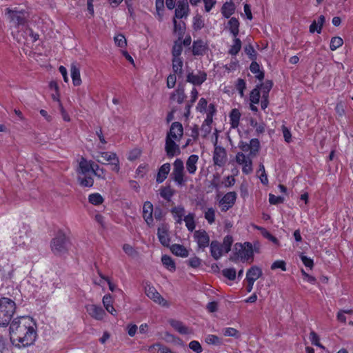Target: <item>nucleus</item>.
Returning a JSON list of instances; mask_svg holds the SVG:
<instances>
[{
  "label": "nucleus",
  "instance_id": "nucleus-1",
  "mask_svg": "<svg viewBox=\"0 0 353 353\" xmlns=\"http://www.w3.org/2000/svg\"><path fill=\"white\" fill-rule=\"evenodd\" d=\"M36 323L29 316L14 319L10 325V339L13 345L26 347L32 345L37 336Z\"/></svg>",
  "mask_w": 353,
  "mask_h": 353
},
{
  "label": "nucleus",
  "instance_id": "nucleus-2",
  "mask_svg": "<svg viewBox=\"0 0 353 353\" xmlns=\"http://www.w3.org/2000/svg\"><path fill=\"white\" fill-rule=\"evenodd\" d=\"M69 245L67 236L63 232H59L51 241L52 251L57 255L63 254L68 251Z\"/></svg>",
  "mask_w": 353,
  "mask_h": 353
},
{
  "label": "nucleus",
  "instance_id": "nucleus-3",
  "mask_svg": "<svg viewBox=\"0 0 353 353\" xmlns=\"http://www.w3.org/2000/svg\"><path fill=\"white\" fill-rule=\"evenodd\" d=\"M6 14L8 15L10 22L15 26H24L26 23L27 13L23 10H18L17 8H7Z\"/></svg>",
  "mask_w": 353,
  "mask_h": 353
},
{
  "label": "nucleus",
  "instance_id": "nucleus-4",
  "mask_svg": "<svg viewBox=\"0 0 353 353\" xmlns=\"http://www.w3.org/2000/svg\"><path fill=\"white\" fill-rule=\"evenodd\" d=\"M234 250L235 254L243 261L253 258V248L251 243L247 242L244 245L236 243Z\"/></svg>",
  "mask_w": 353,
  "mask_h": 353
},
{
  "label": "nucleus",
  "instance_id": "nucleus-5",
  "mask_svg": "<svg viewBox=\"0 0 353 353\" xmlns=\"http://www.w3.org/2000/svg\"><path fill=\"white\" fill-rule=\"evenodd\" d=\"M173 171L172 172V179L179 185H183L185 184L184 179V165L183 162L180 159H176L173 163Z\"/></svg>",
  "mask_w": 353,
  "mask_h": 353
},
{
  "label": "nucleus",
  "instance_id": "nucleus-6",
  "mask_svg": "<svg viewBox=\"0 0 353 353\" xmlns=\"http://www.w3.org/2000/svg\"><path fill=\"white\" fill-rule=\"evenodd\" d=\"M227 152L224 148L217 145V141L214 143L212 160L214 165L219 168L223 167L227 162Z\"/></svg>",
  "mask_w": 353,
  "mask_h": 353
},
{
  "label": "nucleus",
  "instance_id": "nucleus-7",
  "mask_svg": "<svg viewBox=\"0 0 353 353\" xmlns=\"http://www.w3.org/2000/svg\"><path fill=\"white\" fill-rule=\"evenodd\" d=\"M255 156H247L243 152H237L236 154V161L238 164L242 165V172L248 174L253 170L252 159Z\"/></svg>",
  "mask_w": 353,
  "mask_h": 353
},
{
  "label": "nucleus",
  "instance_id": "nucleus-8",
  "mask_svg": "<svg viewBox=\"0 0 353 353\" xmlns=\"http://www.w3.org/2000/svg\"><path fill=\"white\" fill-rule=\"evenodd\" d=\"M30 227L27 225L23 224L21 227L18 229L17 232H14L13 236V241L15 245L18 246L26 245L28 241Z\"/></svg>",
  "mask_w": 353,
  "mask_h": 353
},
{
  "label": "nucleus",
  "instance_id": "nucleus-9",
  "mask_svg": "<svg viewBox=\"0 0 353 353\" xmlns=\"http://www.w3.org/2000/svg\"><path fill=\"white\" fill-rule=\"evenodd\" d=\"M239 148L243 153L249 152L247 156H256L260 148V143L257 139H252L250 143L241 141L239 143Z\"/></svg>",
  "mask_w": 353,
  "mask_h": 353
},
{
  "label": "nucleus",
  "instance_id": "nucleus-10",
  "mask_svg": "<svg viewBox=\"0 0 353 353\" xmlns=\"http://www.w3.org/2000/svg\"><path fill=\"white\" fill-rule=\"evenodd\" d=\"M145 292L148 297L153 300L154 302L158 303L161 306L166 305V301L161 296V294L157 291L155 288L152 286L150 283H145Z\"/></svg>",
  "mask_w": 353,
  "mask_h": 353
},
{
  "label": "nucleus",
  "instance_id": "nucleus-11",
  "mask_svg": "<svg viewBox=\"0 0 353 353\" xmlns=\"http://www.w3.org/2000/svg\"><path fill=\"white\" fill-rule=\"evenodd\" d=\"M194 239L200 249L204 250L210 244V236L205 230H199L194 232Z\"/></svg>",
  "mask_w": 353,
  "mask_h": 353
},
{
  "label": "nucleus",
  "instance_id": "nucleus-12",
  "mask_svg": "<svg viewBox=\"0 0 353 353\" xmlns=\"http://www.w3.org/2000/svg\"><path fill=\"white\" fill-rule=\"evenodd\" d=\"M183 125L179 122H174L172 123L170 131L168 132L166 139H171V140H175L179 141L183 137Z\"/></svg>",
  "mask_w": 353,
  "mask_h": 353
},
{
  "label": "nucleus",
  "instance_id": "nucleus-13",
  "mask_svg": "<svg viewBox=\"0 0 353 353\" xmlns=\"http://www.w3.org/2000/svg\"><path fill=\"white\" fill-rule=\"evenodd\" d=\"M190 12V8L187 0H178L176 8L174 12L175 19H186Z\"/></svg>",
  "mask_w": 353,
  "mask_h": 353
},
{
  "label": "nucleus",
  "instance_id": "nucleus-14",
  "mask_svg": "<svg viewBox=\"0 0 353 353\" xmlns=\"http://www.w3.org/2000/svg\"><path fill=\"white\" fill-rule=\"evenodd\" d=\"M236 199V194L234 192H230L225 194L219 201L221 210L223 212H226L231 208L234 205Z\"/></svg>",
  "mask_w": 353,
  "mask_h": 353
},
{
  "label": "nucleus",
  "instance_id": "nucleus-15",
  "mask_svg": "<svg viewBox=\"0 0 353 353\" xmlns=\"http://www.w3.org/2000/svg\"><path fill=\"white\" fill-rule=\"evenodd\" d=\"M165 150L168 157H173L181 153V150L175 140L171 139H165Z\"/></svg>",
  "mask_w": 353,
  "mask_h": 353
},
{
  "label": "nucleus",
  "instance_id": "nucleus-16",
  "mask_svg": "<svg viewBox=\"0 0 353 353\" xmlns=\"http://www.w3.org/2000/svg\"><path fill=\"white\" fill-rule=\"evenodd\" d=\"M207 78V74L204 72L199 71L197 74L190 72L187 75L186 81L194 85H201Z\"/></svg>",
  "mask_w": 353,
  "mask_h": 353
},
{
  "label": "nucleus",
  "instance_id": "nucleus-17",
  "mask_svg": "<svg viewBox=\"0 0 353 353\" xmlns=\"http://www.w3.org/2000/svg\"><path fill=\"white\" fill-rule=\"evenodd\" d=\"M208 44L201 39H197L192 44V54L195 56H202L208 50Z\"/></svg>",
  "mask_w": 353,
  "mask_h": 353
},
{
  "label": "nucleus",
  "instance_id": "nucleus-18",
  "mask_svg": "<svg viewBox=\"0 0 353 353\" xmlns=\"http://www.w3.org/2000/svg\"><path fill=\"white\" fill-rule=\"evenodd\" d=\"M210 248L211 256L214 260H219L225 252L221 243L218 241H212L210 243Z\"/></svg>",
  "mask_w": 353,
  "mask_h": 353
},
{
  "label": "nucleus",
  "instance_id": "nucleus-19",
  "mask_svg": "<svg viewBox=\"0 0 353 353\" xmlns=\"http://www.w3.org/2000/svg\"><path fill=\"white\" fill-rule=\"evenodd\" d=\"M153 205L150 201H145L143 206V217L148 225L153 223Z\"/></svg>",
  "mask_w": 353,
  "mask_h": 353
},
{
  "label": "nucleus",
  "instance_id": "nucleus-20",
  "mask_svg": "<svg viewBox=\"0 0 353 353\" xmlns=\"http://www.w3.org/2000/svg\"><path fill=\"white\" fill-rule=\"evenodd\" d=\"M157 236L163 246L168 247L170 245V239L166 226L162 225L158 228Z\"/></svg>",
  "mask_w": 353,
  "mask_h": 353
},
{
  "label": "nucleus",
  "instance_id": "nucleus-21",
  "mask_svg": "<svg viewBox=\"0 0 353 353\" xmlns=\"http://www.w3.org/2000/svg\"><path fill=\"white\" fill-rule=\"evenodd\" d=\"M170 170V165L168 163H164L159 169V172L157 175L156 181L158 183H161L165 181L167 178Z\"/></svg>",
  "mask_w": 353,
  "mask_h": 353
},
{
  "label": "nucleus",
  "instance_id": "nucleus-22",
  "mask_svg": "<svg viewBox=\"0 0 353 353\" xmlns=\"http://www.w3.org/2000/svg\"><path fill=\"white\" fill-rule=\"evenodd\" d=\"M171 213L176 223L181 224L183 217L185 216V210L182 205H178L171 209Z\"/></svg>",
  "mask_w": 353,
  "mask_h": 353
},
{
  "label": "nucleus",
  "instance_id": "nucleus-23",
  "mask_svg": "<svg viewBox=\"0 0 353 353\" xmlns=\"http://www.w3.org/2000/svg\"><path fill=\"white\" fill-rule=\"evenodd\" d=\"M262 275V270L257 266H252L246 273V280L255 282Z\"/></svg>",
  "mask_w": 353,
  "mask_h": 353
},
{
  "label": "nucleus",
  "instance_id": "nucleus-24",
  "mask_svg": "<svg viewBox=\"0 0 353 353\" xmlns=\"http://www.w3.org/2000/svg\"><path fill=\"white\" fill-rule=\"evenodd\" d=\"M93 161H88L84 158H81L77 172L83 175L87 174L90 171L92 172Z\"/></svg>",
  "mask_w": 353,
  "mask_h": 353
},
{
  "label": "nucleus",
  "instance_id": "nucleus-25",
  "mask_svg": "<svg viewBox=\"0 0 353 353\" xmlns=\"http://www.w3.org/2000/svg\"><path fill=\"white\" fill-rule=\"evenodd\" d=\"M199 160L198 155L192 154L190 155L186 161V168L188 172L190 174H194L197 169L196 163Z\"/></svg>",
  "mask_w": 353,
  "mask_h": 353
},
{
  "label": "nucleus",
  "instance_id": "nucleus-26",
  "mask_svg": "<svg viewBox=\"0 0 353 353\" xmlns=\"http://www.w3.org/2000/svg\"><path fill=\"white\" fill-rule=\"evenodd\" d=\"M168 323L176 331L180 334H187L189 333L188 328L185 326L181 321L170 319L168 320Z\"/></svg>",
  "mask_w": 353,
  "mask_h": 353
},
{
  "label": "nucleus",
  "instance_id": "nucleus-27",
  "mask_svg": "<svg viewBox=\"0 0 353 353\" xmlns=\"http://www.w3.org/2000/svg\"><path fill=\"white\" fill-rule=\"evenodd\" d=\"M70 72L74 85H79L81 83L80 70L77 65L74 63L71 64Z\"/></svg>",
  "mask_w": 353,
  "mask_h": 353
},
{
  "label": "nucleus",
  "instance_id": "nucleus-28",
  "mask_svg": "<svg viewBox=\"0 0 353 353\" xmlns=\"http://www.w3.org/2000/svg\"><path fill=\"white\" fill-rule=\"evenodd\" d=\"M174 32L178 36V39L182 40L185 32V24L184 22H177L173 19Z\"/></svg>",
  "mask_w": 353,
  "mask_h": 353
},
{
  "label": "nucleus",
  "instance_id": "nucleus-29",
  "mask_svg": "<svg viewBox=\"0 0 353 353\" xmlns=\"http://www.w3.org/2000/svg\"><path fill=\"white\" fill-rule=\"evenodd\" d=\"M14 310H0V325H8L13 316Z\"/></svg>",
  "mask_w": 353,
  "mask_h": 353
},
{
  "label": "nucleus",
  "instance_id": "nucleus-30",
  "mask_svg": "<svg viewBox=\"0 0 353 353\" xmlns=\"http://www.w3.org/2000/svg\"><path fill=\"white\" fill-rule=\"evenodd\" d=\"M241 116V112L238 109L235 108L232 110L229 115L231 128H238Z\"/></svg>",
  "mask_w": 353,
  "mask_h": 353
},
{
  "label": "nucleus",
  "instance_id": "nucleus-31",
  "mask_svg": "<svg viewBox=\"0 0 353 353\" xmlns=\"http://www.w3.org/2000/svg\"><path fill=\"white\" fill-rule=\"evenodd\" d=\"M227 27L234 37H236L239 32V22L238 19L235 17H232L228 21Z\"/></svg>",
  "mask_w": 353,
  "mask_h": 353
},
{
  "label": "nucleus",
  "instance_id": "nucleus-32",
  "mask_svg": "<svg viewBox=\"0 0 353 353\" xmlns=\"http://www.w3.org/2000/svg\"><path fill=\"white\" fill-rule=\"evenodd\" d=\"M170 250L174 254L181 257H187L189 254L188 250L184 246L179 244L172 245Z\"/></svg>",
  "mask_w": 353,
  "mask_h": 353
},
{
  "label": "nucleus",
  "instance_id": "nucleus-33",
  "mask_svg": "<svg viewBox=\"0 0 353 353\" xmlns=\"http://www.w3.org/2000/svg\"><path fill=\"white\" fill-rule=\"evenodd\" d=\"M101 157L104 161L110 162L111 163L113 161H117L118 157L114 152H101L97 156V161L99 163H103L99 158Z\"/></svg>",
  "mask_w": 353,
  "mask_h": 353
},
{
  "label": "nucleus",
  "instance_id": "nucleus-34",
  "mask_svg": "<svg viewBox=\"0 0 353 353\" xmlns=\"http://www.w3.org/2000/svg\"><path fill=\"white\" fill-rule=\"evenodd\" d=\"M156 12L154 14L159 21H161L163 17V11L165 10L164 0H155Z\"/></svg>",
  "mask_w": 353,
  "mask_h": 353
},
{
  "label": "nucleus",
  "instance_id": "nucleus-35",
  "mask_svg": "<svg viewBox=\"0 0 353 353\" xmlns=\"http://www.w3.org/2000/svg\"><path fill=\"white\" fill-rule=\"evenodd\" d=\"M149 350L153 353H174L169 347L160 343L151 345Z\"/></svg>",
  "mask_w": 353,
  "mask_h": 353
},
{
  "label": "nucleus",
  "instance_id": "nucleus-36",
  "mask_svg": "<svg viewBox=\"0 0 353 353\" xmlns=\"http://www.w3.org/2000/svg\"><path fill=\"white\" fill-rule=\"evenodd\" d=\"M234 10L235 6L232 1L226 2L222 7L221 12L225 17L229 18L234 12Z\"/></svg>",
  "mask_w": 353,
  "mask_h": 353
},
{
  "label": "nucleus",
  "instance_id": "nucleus-37",
  "mask_svg": "<svg viewBox=\"0 0 353 353\" xmlns=\"http://www.w3.org/2000/svg\"><path fill=\"white\" fill-rule=\"evenodd\" d=\"M183 51L182 40L177 39L172 47V58H181L180 56Z\"/></svg>",
  "mask_w": 353,
  "mask_h": 353
},
{
  "label": "nucleus",
  "instance_id": "nucleus-38",
  "mask_svg": "<svg viewBox=\"0 0 353 353\" xmlns=\"http://www.w3.org/2000/svg\"><path fill=\"white\" fill-rule=\"evenodd\" d=\"M160 195L165 200L170 201L174 194V191L170 186L162 187L160 190Z\"/></svg>",
  "mask_w": 353,
  "mask_h": 353
},
{
  "label": "nucleus",
  "instance_id": "nucleus-39",
  "mask_svg": "<svg viewBox=\"0 0 353 353\" xmlns=\"http://www.w3.org/2000/svg\"><path fill=\"white\" fill-rule=\"evenodd\" d=\"M185 223V226L188 230L192 232L195 228L194 214L193 213H189L185 216L183 220Z\"/></svg>",
  "mask_w": 353,
  "mask_h": 353
},
{
  "label": "nucleus",
  "instance_id": "nucleus-40",
  "mask_svg": "<svg viewBox=\"0 0 353 353\" xmlns=\"http://www.w3.org/2000/svg\"><path fill=\"white\" fill-rule=\"evenodd\" d=\"M171 99L176 100L178 103H182L185 99L186 98V95L185 94L184 90L183 88H178L172 95Z\"/></svg>",
  "mask_w": 353,
  "mask_h": 353
},
{
  "label": "nucleus",
  "instance_id": "nucleus-41",
  "mask_svg": "<svg viewBox=\"0 0 353 353\" xmlns=\"http://www.w3.org/2000/svg\"><path fill=\"white\" fill-rule=\"evenodd\" d=\"M77 179L80 185L83 187L90 188L94 184L93 178L90 176H87L86 174L83 176H79Z\"/></svg>",
  "mask_w": 353,
  "mask_h": 353
},
{
  "label": "nucleus",
  "instance_id": "nucleus-42",
  "mask_svg": "<svg viewBox=\"0 0 353 353\" xmlns=\"http://www.w3.org/2000/svg\"><path fill=\"white\" fill-rule=\"evenodd\" d=\"M198 91L196 88H193L191 91V99L188 101V104L185 105V115L188 116L190 114V108L193 105L194 103L196 101L198 97Z\"/></svg>",
  "mask_w": 353,
  "mask_h": 353
},
{
  "label": "nucleus",
  "instance_id": "nucleus-43",
  "mask_svg": "<svg viewBox=\"0 0 353 353\" xmlns=\"http://www.w3.org/2000/svg\"><path fill=\"white\" fill-rule=\"evenodd\" d=\"M161 261L163 265L170 271H174L176 269L175 263L172 258L168 255H163L161 257Z\"/></svg>",
  "mask_w": 353,
  "mask_h": 353
},
{
  "label": "nucleus",
  "instance_id": "nucleus-44",
  "mask_svg": "<svg viewBox=\"0 0 353 353\" xmlns=\"http://www.w3.org/2000/svg\"><path fill=\"white\" fill-rule=\"evenodd\" d=\"M89 315L98 321H105L107 316L105 310H88Z\"/></svg>",
  "mask_w": 353,
  "mask_h": 353
},
{
  "label": "nucleus",
  "instance_id": "nucleus-45",
  "mask_svg": "<svg viewBox=\"0 0 353 353\" xmlns=\"http://www.w3.org/2000/svg\"><path fill=\"white\" fill-rule=\"evenodd\" d=\"M183 61L181 58H172V69L175 74H182Z\"/></svg>",
  "mask_w": 353,
  "mask_h": 353
},
{
  "label": "nucleus",
  "instance_id": "nucleus-46",
  "mask_svg": "<svg viewBox=\"0 0 353 353\" xmlns=\"http://www.w3.org/2000/svg\"><path fill=\"white\" fill-rule=\"evenodd\" d=\"M92 172L98 178L104 179H105V170L100 168L99 165L93 163Z\"/></svg>",
  "mask_w": 353,
  "mask_h": 353
},
{
  "label": "nucleus",
  "instance_id": "nucleus-47",
  "mask_svg": "<svg viewBox=\"0 0 353 353\" xmlns=\"http://www.w3.org/2000/svg\"><path fill=\"white\" fill-rule=\"evenodd\" d=\"M260 99V88L257 85L254 88L250 94V100L252 103L258 104Z\"/></svg>",
  "mask_w": 353,
  "mask_h": 353
},
{
  "label": "nucleus",
  "instance_id": "nucleus-48",
  "mask_svg": "<svg viewBox=\"0 0 353 353\" xmlns=\"http://www.w3.org/2000/svg\"><path fill=\"white\" fill-rule=\"evenodd\" d=\"M241 48V41L239 39L234 37L233 45L229 50V53L232 55H236Z\"/></svg>",
  "mask_w": 353,
  "mask_h": 353
},
{
  "label": "nucleus",
  "instance_id": "nucleus-49",
  "mask_svg": "<svg viewBox=\"0 0 353 353\" xmlns=\"http://www.w3.org/2000/svg\"><path fill=\"white\" fill-rule=\"evenodd\" d=\"M272 82L270 81H266L264 83L261 84L259 88L261 90L263 94V98H268V94L272 88Z\"/></svg>",
  "mask_w": 353,
  "mask_h": 353
},
{
  "label": "nucleus",
  "instance_id": "nucleus-50",
  "mask_svg": "<svg viewBox=\"0 0 353 353\" xmlns=\"http://www.w3.org/2000/svg\"><path fill=\"white\" fill-rule=\"evenodd\" d=\"M343 44V41L340 37H334L331 39L330 48L331 50H336Z\"/></svg>",
  "mask_w": 353,
  "mask_h": 353
},
{
  "label": "nucleus",
  "instance_id": "nucleus-51",
  "mask_svg": "<svg viewBox=\"0 0 353 353\" xmlns=\"http://www.w3.org/2000/svg\"><path fill=\"white\" fill-rule=\"evenodd\" d=\"M233 243V238L231 235H226L221 245L224 250L225 253H228L231 250V246Z\"/></svg>",
  "mask_w": 353,
  "mask_h": 353
},
{
  "label": "nucleus",
  "instance_id": "nucleus-52",
  "mask_svg": "<svg viewBox=\"0 0 353 353\" xmlns=\"http://www.w3.org/2000/svg\"><path fill=\"white\" fill-rule=\"evenodd\" d=\"M15 303L12 299L6 297L0 298V307L15 308Z\"/></svg>",
  "mask_w": 353,
  "mask_h": 353
},
{
  "label": "nucleus",
  "instance_id": "nucleus-53",
  "mask_svg": "<svg viewBox=\"0 0 353 353\" xmlns=\"http://www.w3.org/2000/svg\"><path fill=\"white\" fill-rule=\"evenodd\" d=\"M89 202L93 205L101 204L103 201L102 196L99 193H94L89 195Z\"/></svg>",
  "mask_w": 353,
  "mask_h": 353
},
{
  "label": "nucleus",
  "instance_id": "nucleus-54",
  "mask_svg": "<svg viewBox=\"0 0 353 353\" xmlns=\"http://www.w3.org/2000/svg\"><path fill=\"white\" fill-rule=\"evenodd\" d=\"M205 219L210 224H212L215 221V210L213 208H209L205 212Z\"/></svg>",
  "mask_w": 353,
  "mask_h": 353
},
{
  "label": "nucleus",
  "instance_id": "nucleus-55",
  "mask_svg": "<svg viewBox=\"0 0 353 353\" xmlns=\"http://www.w3.org/2000/svg\"><path fill=\"white\" fill-rule=\"evenodd\" d=\"M223 275L229 280L234 281L236 276V270L234 268H226L222 270Z\"/></svg>",
  "mask_w": 353,
  "mask_h": 353
},
{
  "label": "nucleus",
  "instance_id": "nucleus-56",
  "mask_svg": "<svg viewBox=\"0 0 353 353\" xmlns=\"http://www.w3.org/2000/svg\"><path fill=\"white\" fill-rule=\"evenodd\" d=\"M223 334L227 336H232L235 339H239L240 337V334L239 331L233 327H227L223 330Z\"/></svg>",
  "mask_w": 353,
  "mask_h": 353
},
{
  "label": "nucleus",
  "instance_id": "nucleus-57",
  "mask_svg": "<svg viewBox=\"0 0 353 353\" xmlns=\"http://www.w3.org/2000/svg\"><path fill=\"white\" fill-rule=\"evenodd\" d=\"M115 44L121 48H123L127 45L126 39L124 37V35L121 34H119L116 35L114 38Z\"/></svg>",
  "mask_w": 353,
  "mask_h": 353
},
{
  "label": "nucleus",
  "instance_id": "nucleus-58",
  "mask_svg": "<svg viewBox=\"0 0 353 353\" xmlns=\"http://www.w3.org/2000/svg\"><path fill=\"white\" fill-rule=\"evenodd\" d=\"M310 340L312 345L320 347L321 348H324V347L319 342L320 339L319 335L314 331H312L310 332Z\"/></svg>",
  "mask_w": 353,
  "mask_h": 353
},
{
  "label": "nucleus",
  "instance_id": "nucleus-59",
  "mask_svg": "<svg viewBox=\"0 0 353 353\" xmlns=\"http://www.w3.org/2000/svg\"><path fill=\"white\" fill-rule=\"evenodd\" d=\"M204 27V22L201 16H195L193 19V28L195 30H201Z\"/></svg>",
  "mask_w": 353,
  "mask_h": 353
},
{
  "label": "nucleus",
  "instance_id": "nucleus-60",
  "mask_svg": "<svg viewBox=\"0 0 353 353\" xmlns=\"http://www.w3.org/2000/svg\"><path fill=\"white\" fill-rule=\"evenodd\" d=\"M284 198L281 196H275L273 194H269V202L272 205H277L284 202Z\"/></svg>",
  "mask_w": 353,
  "mask_h": 353
},
{
  "label": "nucleus",
  "instance_id": "nucleus-61",
  "mask_svg": "<svg viewBox=\"0 0 353 353\" xmlns=\"http://www.w3.org/2000/svg\"><path fill=\"white\" fill-rule=\"evenodd\" d=\"M189 347L196 353H201L203 351V348L200 343L197 341H192L189 343Z\"/></svg>",
  "mask_w": 353,
  "mask_h": 353
},
{
  "label": "nucleus",
  "instance_id": "nucleus-62",
  "mask_svg": "<svg viewBox=\"0 0 353 353\" xmlns=\"http://www.w3.org/2000/svg\"><path fill=\"white\" fill-rule=\"evenodd\" d=\"M205 342L208 344L218 345L221 343L220 339L213 334L208 335L205 338Z\"/></svg>",
  "mask_w": 353,
  "mask_h": 353
},
{
  "label": "nucleus",
  "instance_id": "nucleus-63",
  "mask_svg": "<svg viewBox=\"0 0 353 353\" xmlns=\"http://www.w3.org/2000/svg\"><path fill=\"white\" fill-rule=\"evenodd\" d=\"M208 102L205 99L201 98L199 99V103L196 105V110L200 112H205Z\"/></svg>",
  "mask_w": 353,
  "mask_h": 353
},
{
  "label": "nucleus",
  "instance_id": "nucleus-64",
  "mask_svg": "<svg viewBox=\"0 0 353 353\" xmlns=\"http://www.w3.org/2000/svg\"><path fill=\"white\" fill-rule=\"evenodd\" d=\"M201 260L197 256L192 257L188 260V265L192 268H198L201 265Z\"/></svg>",
  "mask_w": 353,
  "mask_h": 353
}]
</instances>
